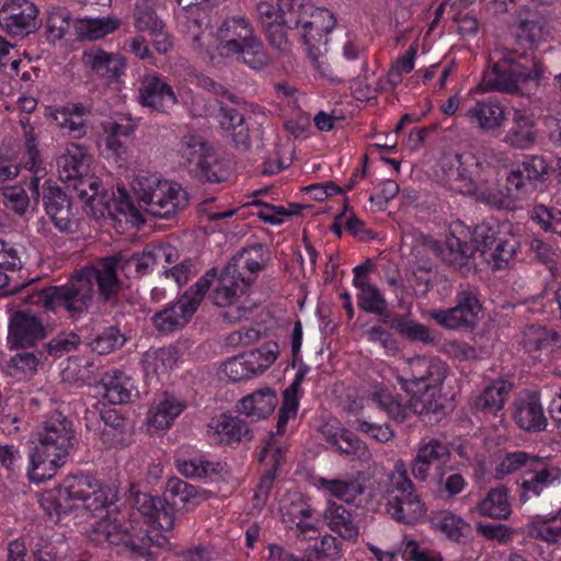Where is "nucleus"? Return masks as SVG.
<instances>
[{
	"instance_id": "obj_1",
	"label": "nucleus",
	"mask_w": 561,
	"mask_h": 561,
	"mask_svg": "<svg viewBox=\"0 0 561 561\" xmlns=\"http://www.w3.org/2000/svg\"><path fill=\"white\" fill-rule=\"evenodd\" d=\"M163 495L167 504L150 494H137L135 511H107L93 524L88 537L96 545L123 546L148 560L150 545L163 547L168 543L175 525L174 507L190 512L208 500L207 491L179 478L167 481Z\"/></svg>"
},
{
	"instance_id": "obj_2",
	"label": "nucleus",
	"mask_w": 561,
	"mask_h": 561,
	"mask_svg": "<svg viewBox=\"0 0 561 561\" xmlns=\"http://www.w3.org/2000/svg\"><path fill=\"white\" fill-rule=\"evenodd\" d=\"M178 259V249L169 243L148 244L142 252L129 257H106L96 266H87L64 286H53L33 293L28 296V302L53 311L62 308L71 317H76L88 308L94 282L98 283L101 296L105 300H111L119 287L118 268L126 277L134 278L150 273L162 262L172 264Z\"/></svg>"
},
{
	"instance_id": "obj_3",
	"label": "nucleus",
	"mask_w": 561,
	"mask_h": 561,
	"mask_svg": "<svg viewBox=\"0 0 561 561\" xmlns=\"http://www.w3.org/2000/svg\"><path fill=\"white\" fill-rule=\"evenodd\" d=\"M256 15L267 42L283 55L291 50L289 31H297L313 68L321 77L332 80L331 68L323 58L328 35L336 25L332 11L314 8L310 0H277V7L259 2Z\"/></svg>"
},
{
	"instance_id": "obj_4",
	"label": "nucleus",
	"mask_w": 561,
	"mask_h": 561,
	"mask_svg": "<svg viewBox=\"0 0 561 561\" xmlns=\"http://www.w3.org/2000/svg\"><path fill=\"white\" fill-rule=\"evenodd\" d=\"M447 374L448 366L439 358H408L396 376L409 397L408 404H402L383 385H375L368 398L397 422H404L413 414H436L444 407L442 387Z\"/></svg>"
},
{
	"instance_id": "obj_5",
	"label": "nucleus",
	"mask_w": 561,
	"mask_h": 561,
	"mask_svg": "<svg viewBox=\"0 0 561 561\" xmlns=\"http://www.w3.org/2000/svg\"><path fill=\"white\" fill-rule=\"evenodd\" d=\"M268 261V250L262 244H254L242 249L222 270L213 291V300L225 309L224 318L227 321L247 319L256 308L251 287Z\"/></svg>"
},
{
	"instance_id": "obj_6",
	"label": "nucleus",
	"mask_w": 561,
	"mask_h": 561,
	"mask_svg": "<svg viewBox=\"0 0 561 561\" xmlns=\"http://www.w3.org/2000/svg\"><path fill=\"white\" fill-rule=\"evenodd\" d=\"M195 42L214 65L233 58L253 70H261L268 62L264 45L245 15L227 16L215 32H203Z\"/></svg>"
},
{
	"instance_id": "obj_7",
	"label": "nucleus",
	"mask_w": 561,
	"mask_h": 561,
	"mask_svg": "<svg viewBox=\"0 0 561 561\" xmlns=\"http://www.w3.org/2000/svg\"><path fill=\"white\" fill-rule=\"evenodd\" d=\"M115 500L113 490L91 474L66 477L58 488L39 495V504L47 516L58 523L64 516L91 518L107 508Z\"/></svg>"
},
{
	"instance_id": "obj_8",
	"label": "nucleus",
	"mask_w": 561,
	"mask_h": 561,
	"mask_svg": "<svg viewBox=\"0 0 561 561\" xmlns=\"http://www.w3.org/2000/svg\"><path fill=\"white\" fill-rule=\"evenodd\" d=\"M37 444L30 455L27 476L42 483L56 476L72 448L71 422L61 413H54L37 430Z\"/></svg>"
},
{
	"instance_id": "obj_9",
	"label": "nucleus",
	"mask_w": 561,
	"mask_h": 561,
	"mask_svg": "<svg viewBox=\"0 0 561 561\" xmlns=\"http://www.w3.org/2000/svg\"><path fill=\"white\" fill-rule=\"evenodd\" d=\"M379 490L386 513L396 522L415 525L425 517L427 507L409 478L402 459L394 462L392 471L379 483Z\"/></svg>"
},
{
	"instance_id": "obj_10",
	"label": "nucleus",
	"mask_w": 561,
	"mask_h": 561,
	"mask_svg": "<svg viewBox=\"0 0 561 561\" xmlns=\"http://www.w3.org/2000/svg\"><path fill=\"white\" fill-rule=\"evenodd\" d=\"M542 67L535 59L511 51L488 71L482 80L485 91L528 94L539 85Z\"/></svg>"
},
{
	"instance_id": "obj_11",
	"label": "nucleus",
	"mask_w": 561,
	"mask_h": 561,
	"mask_svg": "<svg viewBox=\"0 0 561 561\" xmlns=\"http://www.w3.org/2000/svg\"><path fill=\"white\" fill-rule=\"evenodd\" d=\"M442 183L450 191L473 196L482 203L488 195L490 176L483 174L482 165L472 154L446 152L439 160Z\"/></svg>"
},
{
	"instance_id": "obj_12",
	"label": "nucleus",
	"mask_w": 561,
	"mask_h": 561,
	"mask_svg": "<svg viewBox=\"0 0 561 561\" xmlns=\"http://www.w3.org/2000/svg\"><path fill=\"white\" fill-rule=\"evenodd\" d=\"M547 169L543 158H527L508 173L506 192L497 190L490 178L488 195L482 196V203L497 209H513L516 201L525 198L536 188Z\"/></svg>"
},
{
	"instance_id": "obj_13",
	"label": "nucleus",
	"mask_w": 561,
	"mask_h": 561,
	"mask_svg": "<svg viewBox=\"0 0 561 561\" xmlns=\"http://www.w3.org/2000/svg\"><path fill=\"white\" fill-rule=\"evenodd\" d=\"M133 190L139 202L157 217H170L186 205L185 192L181 185L156 172L138 173L133 182Z\"/></svg>"
},
{
	"instance_id": "obj_14",
	"label": "nucleus",
	"mask_w": 561,
	"mask_h": 561,
	"mask_svg": "<svg viewBox=\"0 0 561 561\" xmlns=\"http://www.w3.org/2000/svg\"><path fill=\"white\" fill-rule=\"evenodd\" d=\"M179 154L190 173L196 178L213 183L229 178L226 161L198 135L184 136L179 145Z\"/></svg>"
},
{
	"instance_id": "obj_15",
	"label": "nucleus",
	"mask_w": 561,
	"mask_h": 561,
	"mask_svg": "<svg viewBox=\"0 0 561 561\" xmlns=\"http://www.w3.org/2000/svg\"><path fill=\"white\" fill-rule=\"evenodd\" d=\"M69 183L73 186L78 196L90 204L92 208L96 204H103L108 215H122L125 221L133 227H140L144 224L142 214L134 205L125 187L117 186L116 192H113L112 197L108 198L106 194L101 193V182L94 175L87 173L76 180H71Z\"/></svg>"
},
{
	"instance_id": "obj_16",
	"label": "nucleus",
	"mask_w": 561,
	"mask_h": 561,
	"mask_svg": "<svg viewBox=\"0 0 561 561\" xmlns=\"http://www.w3.org/2000/svg\"><path fill=\"white\" fill-rule=\"evenodd\" d=\"M477 239L481 251L494 268H503L514 257L518 240L510 221L489 219L477 227Z\"/></svg>"
},
{
	"instance_id": "obj_17",
	"label": "nucleus",
	"mask_w": 561,
	"mask_h": 561,
	"mask_svg": "<svg viewBox=\"0 0 561 561\" xmlns=\"http://www.w3.org/2000/svg\"><path fill=\"white\" fill-rule=\"evenodd\" d=\"M215 278L214 271L207 272L174 305L157 312L152 318L156 329L172 332L183 328L196 312Z\"/></svg>"
},
{
	"instance_id": "obj_18",
	"label": "nucleus",
	"mask_w": 561,
	"mask_h": 561,
	"mask_svg": "<svg viewBox=\"0 0 561 561\" xmlns=\"http://www.w3.org/2000/svg\"><path fill=\"white\" fill-rule=\"evenodd\" d=\"M279 515L284 524L297 528V536L305 540L318 538V517L301 493H286L279 501Z\"/></svg>"
},
{
	"instance_id": "obj_19",
	"label": "nucleus",
	"mask_w": 561,
	"mask_h": 561,
	"mask_svg": "<svg viewBox=\"0 0 561 561\" xmlns=\"http://www.w3.org/2000/svg\"><path fill=\"white\" fill-rule=\"evenodd\" d=\"M560 478L561 469L558 466L536 456L516 481L520 504L539 496L545 489L559 482Z\"/></svg>"
},
{
	"instance_id": "obj_20",
	"label": "nucleus",
	"mask_w": 561,
	"mask_h": 561,
	"mask_svg": "<svg viewBox=\"0 0 561 561\" xmlns=\"http://www.w3.org/2000/svg\"><path fill=\"white\" fill-rule=\"evenodd\" d=\"M482 306L478 297L470 291L456 296V306L448 309H431L426 313L438 325L447 330L473 328L478 323Z\"/></svg>"
},
{
	"instance_id": "obj_21",
	"label": "nucleus",
	"mask_w": 561,
	"mask_h": 561,
	"mask_svg": "<svg viewBox=\"0 0 561 561\" xmlns=\"http://www.w3.org/2000/svg\"><path fill=\"white\" fill-rule=\"evenodd\" d=\"M522 343L526 352L539 360H542L541 353L549 356L548 365L556 375L561 376V332L529 325L523 332Z\"/></svg>"
},
{
	"instance_id": "obj_22",
	"label": "nucleus",
	"mask_w": 561,
	"mask_h": 561,
	"mask_svg": "<svg viewBox=\"0 0 561 561\" xmlns=\"http://www.w3.org/2000/svg\"><path fill=\"white\" fill-rule=\"evenodd\" d=\"M479 245L477 229L472 231L461 221L449 225L444 243L438 248L439 255L448 264H457L460 260L472 254Z\"/></svg>"
},
{
	"instance_id": "obj_23",
	"label": "nucleus",
	"mask_w": 561,
	"mask_h": 561,
	"mask_svg": "<svg viewBox=\"0 0 561 561\" xmlns=\"http://www.w3.org/2000/svg\"><path fill=\"white\" fill-rule=\"evenodd\" d=\"M30 60L18 57L14 47L0 37V94H11L20 81H32Z\"/></svg>"
},
{
	"instance_id": "obj_24",
	"label": "nucleus",
	"mask_w": 561,
	"mask_h": 561,
	"mask_svg": "<svg viewBox=\"0 0 561 561\" xmlns=\"http://www.w3.org/2000/svg\"><path fill=\"white\" fill-rule=\"evenodd\" d=\"M450 457L449 446L437 439L431 438L417 444L415 455L411 461V473L420 482H425L431 473L432 467H444Z\"/></svg>"
},
{
	"instance_id": "obj_25",
	"label": "nucleus",
	"mask_w": 561,
	"mask_h": 561,
	"mask_svg": "<svg viewBox=\"0 0 561 561\" xmlns=\"http://www.w3.org/2000/svg\"><path fill=\"white\" fill-rule=\"evenodd\" d=\"M38 10L28 0H5L0 9V26L13 35L32 32L36 26Z\"/></svg>"
},
{
	"instance_id": "obj_26",
	"label": "nucleus",
	"mask_w": 561,
	"mask_h": 561,
	"mask_svg": "<svg viewBox=\"0 0 561 561\" xmlns=\"http://www.w3.org/2000/svg\"><path fill=\"white\" fill-rule=\"evenodd\" d=\"M88 113V107L78 102L44 106V116L47 121L78 139L87 134L85 117Z\"/></svg>"
},
{
	"instance_id": "obj_27",
	"label": "nucleus",
	"mask_w": 561,
	"mask_h": 561,
	"mask_svg": "<svg viewBox=\"0 0 561 561\" xmlns=\"http://www.w3.org/2000/svg\"><path fill=\"white\" fill-rule=\"evenodd\" d=\"M134 26L139 33H148L159 53H167L172 43L164 32V23L158 18L152 0H137L133 13Z\"/></svg>"
},
{
	"instance_id": "obj_28",
	"label": "nucleus",
	"mask_w": 561,
	"mask_h": 561,
	"mask_svg": "<svg viewBox=\"0 0 561 561\" xmlns=\"http://www.w3.org/2000/svg\"><path fill=\"white\" fill-rule=\"evenodd\" d=\"M47 334L43 321L25 311L14 313L9 323L8 344L11 348L28 347Z\"/></svg>"
},
{
	"instance_id": "obj_29",
	"label": "nucleus",
	"mask_w": 561,
	"mask_h": 561,
	"mask_svg": "<svg viewBox=\"0 0 561 561\" xmlns=\"http://www.w3.org/2000/svg\"><path fill=\"white\" fill-rule=\"evenodd\" d=\"M185 408L184 401L171 393L165 392L157 396L147 413L146 425L148 431L159 433L169 430Z\"/></svg>"
},
{
	"instance_id": "obj_30",
	"label": "nucleus",
	"mask_w": 561,
	"mask_h": 561,
	"mask_svg": "<svg viewBox=\"0 0 561 561\" xmlns=\"http://www.w3.org/2000/svg\"><path fill=\"white\" fill-rule=\"evenodd\" d=\"M81 61L93 76L110 81L117 80L124 76L126 71L125 57L98 47L85 49L82 54Z\"/></svg>"
},
{
	"instance_id": "obj_31",
	"label": "nucleus",
	"mask_w": 561,
	"mask_h": 561,
	"mask_svg": "<svg viewBox=\"0 0 561 561\" xmlns=\"http://www.w3.org/2000/svg\"><path fill=\"white\" fill-rule=\"evenodd\" d=\"M513 420L524 431L541 432L547 426V417L537 392L522 393L513 403Z\"/></svg>"
},
{
	"instance_id": "obj_32",
	"label": "nucleus",
	"mask_w": 561,
	"mask_h": 561,
	"mask_svg": "<svg viewBox=\"0 0 561 561\" xmlns=\"http://www.w3.org/2000/svg\"><path fill=\"white\" fill-rule=\"evenodd\" d=\"M322 437L341 454H358L360 458H368L366 445L352 432L344 428L335 417L325 419L319 426Z\"/></svg>"
},
{
	"instance_id": "obj_33",
	"label": "nucleus",
	"mask_w": 561,
	"mask_h": 561,
	"mask_svg": "<svg viewBox=\"0 0 561 561\" xmlns=\"http://www.w3.org/2000/svg\"><path fill=\"white\" fill-rule=\"evenodd\" d=\"M207 437L215 445L239 444L249 438V427L240 417L222 413L207 424Z\"/></svg>"
},
{
	"instance_id": "obj_34",
	"label": "nucleus",
	"mask_w": 561,
	"mask_h": 561,
	"mask_svg": "<svg viewBox=\"0 0 561 561\" xmlns=\"http://www.w3.org/2000/svg\"><path fill=\"white\" fill-rule=\"evenodd\" d=\"M178 471L186 478L213 479L222 470L218 461H210L192 446H181L175 455Z\"/></svg>"
},
{
	"instance_id": "obj_35",
	"label": "nucleus",
	"mask_w": 561,
	"mask_h": 561,
	"mask_svg": "<svg viewBox=\"0 0 561 561\" xmlns=\"http://www.w3.org/2000/svg\"><path fill=\"white\" fill-rule=\"evenodd\" d=\"M96 394L110 404H123L131 400L136 385L130 376L114 369L103 375L95 386Z\"/></svg>"
},
{
	"instance_id": "obj_36",
	"label": "nucleus",
	"mask_w": 561,
	"mask_h": 561,
	"mask_svg": "<svg viewBox=\"0 0 561 561\" xmlns=\"http://www.w3.org/2000/svg\"><path fill=\"white\" fill-rule=\"evenodd\" d=\"M368 264H360L353 268V285L358 290V307L368 313L381 314L386 310V299L380 289L369 282Z\"/></svg>"
},
{
	"instance_id": "obj_37",
	"label": "nucleus",
	"mask_w": 561,
	"mask_h": 561,
	"mask_svg": "<svg viewBox=\"0 0 561 561\" xmlns=\"http://www.w3.org/2000/svg\"><path fill=\"white\" fill-rule=\"evenodd\" d=\"M310 484L327 499H337L351 503L363 493L362 483L352 477L324 478L312 476Z\"/></svg>"
},
{
	"instance_id": "obj_38",
	"label": "nucleus",
	"mask_w": 561,
	"mask_h": 561,
	"mask_svg": "<svg viewBox=\"0 0 561 561\" xmlns=\"http://www.w3.org/2000/svg\"><path fill=\"white\" fill-rule=\"evenodd\" d=\"M20 124L23 129L24 137V152L22 162L24 168L30 172L34 173L35 176L31 180V191L33 197L38 199L39 197V174L45 173L43 160L38 148V136L35 133L34 127L31 125L27 117L21 118Z\"/></svg>"
},
{
	"instance_id": "obj_39",
	"label": "nucleus",
	"mask_w": 561,
	"mask_h": 561,
	"mask_svg": "<svg viewBox=\"0 0 561 561\" xmlns=\"http://www.w3.org/2000/svg\"><path fill=\"white\" fill-rule=\"evenodd\" d=\"M92 157L82 145L70 142L57 159L59 179L67 183L89 172Z\"/></svg>"
},
{
	"instance_id": "obj_40",
	"label": "nucleus",
	"mask_w": 561,
	"mask_h": 561,
	"mask_svg": "<svg viewBox=\"0 0 561 561\" xmlns=\"http://www.w3.org/2000/svg\"><path fill=\"white\" fill-rule=\"evenodd\" d=\"M469 123L481 130L500 128L505 121L503 105L495 100L477 101L466 113Z\"/></svg>"
},
{
	"instance_id": "obj_41",
	"label": "nucleus",
	"mask_w": 561,
	"mask_h": 561,
	"mask_svg": "<svg viewBox=\"0 0 561 561\" xmlns=\"http://www.w3.org/2000/svg\"><path fill=\"white\" fill-rule=\"evenodd\" d=\"M524 529L526 536L531 539L548 545L557 543L561 539V510L556 513L530 516Z\"/></svg>"
},
{
	"instance_id": "obj_42",
	"label": "nucleus",
	"mask_w": 561,
	"mask_h": 561,
	"mask_svg": "<svg viewBox=\"0 0 561 561\" xmlns=\"http://www.w3.org/2000/svg\"><path fill=\"white\" fill-rule=\"evenodd\" d=\"M139 98L142 105L158 111H164L176 102L173 90L157 75L144 79Z\"/></svg>"
},
{
	"instance_id": "obj_43",
	"label": "nucleus",
	"mask_w": 561,
	"mask_h": 561,
	"mask_svg": "<svg viewBox=\"0 0 561 561\" xmlns=\"http://www.w3.org/2000/svg\"><path fill=\"white\" fill-rule=\"evenodd\" d=\"M550 36V30L546 18L539 12H529L527 18L520 19L516 31L519 45L525 48H534Z\"/></svg>"
},
{
	"instance_id": "obj_44",
	"label": "nucleus",
	"mask_w": 561,
	"mask_h": 561,
	"mask_svg": "<svg viewBox=\"0 0 561 561\" xmlns=\"http://www.w3.org/2000/svg\"><path fill=\"white\" fill-rule=\"evenodd\" d=\"M121 25L116 16L82 18L73 21V31L79 39L98 41L114 33Z\"/></svg>"
},
{
	"instance_id": "obj_45",
	"label": "nucleus",
	"mask_w": 561,
	"mask_h": 561,
	"mask_svg": "<svg viewBox=\"0 0 561 561\" xmlns=\"http://www.w3.org/2000/svg\"><path fill=\"white\" fill-rule=\"evenodd\" d=\"M265 194V191H256L252 199L247 202V205H256L259 210L256 216L265 224L272 226H279L290 219L293 216L298 215L301 206L298 204L288 203L287 205H274L259 199L257 197Z\"/></svg>"
},
{
	"instance_id": "obj_46",
	"label": "nucleus",
	"mask_w": 561,
	"mask_h": 561,
	"mask_svg": "<svg viewBox=\"0 0 561 561\" xmlns=\"http://www.w3.org/2000/svg\"><path fill=\"white\" fill-rule=\"evenodd\" d=\"M433 530L440 533L448 540L460 542L471 529L470 524L460 515L444 510L435 513L431 518Z\"/></svg>"
},
{
	"instance_id": "obj_47",
	"label": "nucleus",
	"mask_w": 561,
	"mask_h": 561,
	"mask_svg": "<svg viewBox=\"0 0 561 561\" xmlns=\"http://www.w3.org/2000/svg\"><path fill=\"white\" fill-rule=\"evenodd\" d=\"M277 404L276 392L271 388H263L243 397L238 408L241 413L251 417H266Z\"/></svg>"
},
{
	"instance_id": "obj_48",
	"label": "nucleus",
	"mask_w": 561,
	"mask_h": 561,
	"mask_svg": "<svg viewBox=\"0 0 561 561\" xmlns=\"http://www.w3.org/2000/svg\"><path fill=\"white\" fill-rule=\"evenodd\" d=\"M476 511L480 516L505 520L511 514L508 490L505 486L491 489L477 504Z\"/></svg>"
},
{
	"instance_id": "obj_49",
	"label": "nucleus",
	"mask_w": 561,
	"mask_h": 561,
	"mask_svg": "<svg viewBox=\"0 0 561 561\" xmlns=\"http://www.w3.org/2000/svg\"><path fill=\"white\" fill-rule=\"evenodd\" d=\"M286 448L278 445L272 436L260 454V461L267 467V473L262 478L255 497L265 496L270 492L275 472L285 459Z\"/></svg>"
},
{
	"instance_id": "obj_50",
	"label": "nucleus",
	"mask_w": 561,
	"mask_h": 561,
	"mask_svg": "<svg viewBox=\"0 0 561 561\" xmlns=\"http://www.w3.org/2000/svg\"><path fill=\"white\" fill-rule=\"evenodd\" d=\"M511 389L512 383L504 379L492 381L474 399L476 409L489 413L501 411L504 408Z\"/></svg>"
},
{
	"instance_id": "obj_51",
	"label": "nucleus",
	"mask_w": 561,
	"mask_h": 561,
	"mask_svg": "<svg viewBox=\"0 0 561 561\" xmlns=\"http://www.w3.org/2000/svg\"><path fill=\"white\" fill-rule=\"evenodd\" d=\"M505 140L515 148L527 149L536 140L533 118L524 111L516 110L513 116V125L506 134Z\"/></svg>"
},
{
	"instance_id": "obj_52",
	"label": "nucleus",
	"mask_w": 561,
	"mask_h": 561,
	"mask_svg": "<svg viewBox=\"0 0 561 561\" xmlns=\"http://www.w3.org/2000/svg\"><path fill=\"white\" fill-rule=\"evenodd\" d=\"M179 360L178 351L174 347H163L149 351L142 358V367L147 377L158 378L173 369Z\"/></svg>"
},
{
	"instance_id": "obj_53",
	"label": "nucleus",
	"mask_w": 561,
	"mask_h": 561,
	"mask_svg": "<svg viewBox=\"0 0 561 561\" xmlns=\"http://www.w3.org/2000/svg\"><path fill=\"white\" fill-rule=\"evenodd\" d=\"M329 527L344 539L354 540L358 537V528L351 513L342 505L330 503L325 513Z\"/></svg>"
},
{
	"instance_id": "obj_54",
	"label": "nucleus",
	"mask_w": 561,
	"mask_h": 561,
	"mask_svg": "<svg viewBox=\"0 0 561 561\" xmlns=\"http://www.w3.org/2000/svg\"><path fill=\"white\" fill-rule=\"evenodd\" d=\"M219 123L221 128L230 134L236 144H247L249 139L248 128L244 126L243 115L236 105L221 106Z\"/></svg>"
},
{
	"instance_id": "obj_55",
	"label": "nucleus",
	"mask_w": 561,
	"mask_h": 561,
	"mask_svg": "<svg viewBox=\"0 0 561 561\" xmlns=\"http://www.w3.org/2000/svg\"><path fill=\"white\" fill-rule=\"evenodd\" d=\"M244 354L255 376H257L263 374L275 363L279 355V347L276 342L270 341Z\"/></svg>"
},
{
	"instance_id": "obj_56",
	"label": "nucleus",
	"mask_w": 561,
	"mask_h": 561,
	"mask_svg": "<svg viewBox=\"0 0 561 561\" xmlns=\"http://www.w3.org/2000/svg\"><path fill=\"white\" fill-rule=\"evenodd\" d=\"M73 21L69 11L65 8L54 7L48 10L46 32L49 42L55 43L64 38Z\"/></svg>"
},
{
	"instance_id": "obj_57",
	"label": "nucleus",
	"mask_w": 561,
	"mask_h": 561,
	"mask_svg": "<svg viewBox=\"0 0 561 561\" xmlns=\"http://www.w3.org/2000/svg\"><path fill=\"white\" fill-rule=\"evenodd\" d=\"M536 456L525 451L506 453L501 456L494 467V474L497 479H504L520 469H526Z\"/></svg>"
},
{
	"instance_id": "obj_58",
	"label": "nucleus",
	"mask_w": 561,
	"mask_h": 561,
	"mask_svg": "<svg viewBox=\"0 0 561 561\" xmlns=\"http://www.w3.org/2000/svg\"><path fill=\"white\" fill-rule=\"evenodd\" d=\"M417 54V44H412L407 51L398 57L387 73V82L396 88L402 82L403 76L410 73L415 66V57Z\"/></svg>"
},
{
	"instance_id": "obj_59",
	"label": "nucleus",
	"mask_w": 561,
	"mask_h": 561,
	"mask_svg": "<svg viewBox=\"0 0 561 561\" xmlns=\"http://www.w3.org/2000/svg\"><path fill=\"white\" fill-rule=\"evenodd\" d=\"M220 373L228 380L238 382L255 377L244 353L228 358L220 367Z\"/></svg>"
},
{
	"instance_id": "obj_60",
	"label": "nucleus",
	"mask_w": 561,
	"mask_h": 561,
	"mask_svg": "<svg viewBox=\"0 0 561 561\" xmlns=\"http://www.w3.org/2000/svg\"><path fill=\"white\" fill-rule=\"evenodd\" d=\"M21 266L22 261L18 249L0 240V288H4L9 283L7 271H15Z\"/></svg>"
},
{
	"instance_id": "obj_61",
	"label": "nucleus",
	"mask_w": 561,
	"mask_h": 561,
	"mask_svg": "<svg viewBox=\"0 0 561 561\" xmlns=\"http://www.w3.org/2000/svg\"><path fill=\"white\" fill-rule=\"evenodd\" d=\"M394 328L408 340L422 342L424 344L435 343L436 337L433 332L424 324L412 320H399Z\"/></svg>"
},
{
	"instance_id": "obj_62",
	"label": "nucleus",
	"mask_w": 561,
	"mask_h": 561,
	"mask_svg": "<svg viewBox=\"0 0 561 561\" xmlns=\"http://www.w3.org/2000/svg\"><path fill=\"white\" fill-rule=\"evenodd\" d=\"M530 218L545 231L561 234V210L537 205L533 208Z\"/></svg>"
},
{
	"instance_id": "obj_63",
	"label": "nucleus",
	"mask_w": 561,
	"mask_h": 561,
	"mask_svg": "<svg viewBox=\"0 0 561 561\" xmlns=\"http://www.w3.org/2000/svg\"><path fill=\"white\" fill-rule=\"evenodd\" d=\"M402 558L409 561H443L439 552L421 548L417 541L404 538L399 547Z\"/></svg>"
},
{
	"instance_id": "obj_64",
	"label": "nucleus",
	"mask_w": 561,
	"mask_h": 561,
	"mask_svg": "<svg viewBox=\"0 0 561 561\" xmlns=\"http://www.w3.org/2000/svg\"><path fill=\"white\" fill-rule=\"evenodd\" d=\"M101 153L106 159H112L122 167L127 161V147L119 137L105 134L104 138L100 142Z\"/></svg>"
}]
</instances>
